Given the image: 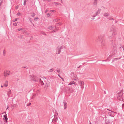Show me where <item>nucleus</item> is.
Returning a JSON list of instances; mask_svg holds the SVG:
<instances>
[{
	"label": "nucleus",
	"instance_id": "nucleus-41",
	"mask_svg": "<svg viewBox=\"0 0 124 124\" xmlns=\"http://www.w3.org/2000/svg\"><path fill=\"white\" fill-rule=\"evenodd\" d=\"M50 12H54V10H50Z\"/></svg>",
	"mask_w": 124,
	"mask_h": 124
},
{
	"label": "nucleus",
	"instance_id": "nucleus-34",
	"mask_svg": "<svg viewBox=\"0 0 124 124\" xmlns=\"http://www.w3.org/2000/svg\"><path fill=\"white\" fill-rule=\"evenodd\" d=\"M20 14H21L20 13V12H18V13L17 14V15H17V16H19V15H20Z\"/></svg>",
	"mask_w": 124,
	"mask_h": 124
},
{
	"label": "nucleus",
	"instance_id": "nucleus-18",
	"mask_svg": "<svg viewBox=\"0 0 124 124\" xmlns=\"http://www.w3.org/2000/svg\"><path fill=\"white\" fill-rule=\"evenodd\" d=\"M18 38L20 39H22L23 38V35H20L18 36Z\"/></svg>",
	"mask_w": 124,
	"mask_h": 124
},
{
	"label": "nucleus",
	"instance_id": "nucleus-10",
	"mask_svg": "<svg viewBox=\"0 0 124 124\" xmlns=\"http://www.w3.org/2000/svg\"><path fill=\"white\" fill-rule=\"evenodd\" d=\"M117 53V50H116V48H113V55L115 54L116 53Z\"/></svg>",
	"mask_w": 124,
	"mask_h": 124
},
{
	"label": "nucleus",
	"instance_id": "nucleus-42",
	"mask_svg": "<svg viewBox=\"0 0 124 124\" xmlns=\"http://www.w3.org/2000/svg\"><path fill=\"white\" fill-rule=\"evenodd\" d=\"M5 50H4L3 51V54L4 56L5 55V53L4 52Z\"/></svg>",
	"mask_w": 124,
	"mask_h": 124
},
{
	"label": "nucleus",
	"instance_id": "nucleus-48",
	"mask_svg": "<svg viewBox=\"0 0 124 124\" xmlns=\"http://www.w3.org/2000/svg\"><path fill=\"white\" fill-rule=\"evenodd\" d=\"M46 0L48 2H50L51 1V0Z\"/></svg>",
	"mask_w": 124,
	"mask_h": 124
},
{
	"label": "nucleus",
	"instance_id": "nucleus-37",
	"mask_svg": "<svg viewBox=\"0 0 124 124\" xmlns=\"http://www.w3.org/2000/svg\"><path fill=\"white\" fill-rule=\"evenodd\" d=\"M29 20V21H31V19L30 17H29L28 18Z\"/></svg>",
	"mask_w": 124,
	"mask_h": 124
},
{
	"label": "nucleus",
	"instance_id": "nucleus-53",
	"mask_svg": "<svg viewBox=\"0 0 124 124\" xmlns=\"http://www.w3.org/2000/svg\"><path fill=\"white\" fill-rule=\"evenodd\" d=\"M58 76L60 77V78H62L60 76V75L59 74H58Z\"/></svg>",
	"mask_w": 124,
	"mask_h": 124
},
{
	"label": "nucleus",
	"instance_id": "nucleus-38",
	"mask_svg": "<svg viewBox=\"0 0 124 124\" xmlns=\"http://www.w3.org/2000/svg\"><path fill=\"white\" fill-rule=\"evenodd\" d=\"M38 19V18L37 17L36 18H35L34 20H36V19Z\"/></svg>",
	"mask_w": 124,
	"mask_h": 124
},
{
	"label": "nucleus",
	"instance_id": "nucleus-58",
	"mask_svg": "<svg viewBox=\"0 0 124 124\" xmlns=\"http://www.w3.org/2000/svg\"><path fill=\"white\" fill-rule=\"evenodd\" d=\"M1 87H3V86L2 85H1Z\"/></svg>",
	"mask_w": 124,
	"mask_h": 124
},
{
	"label": "nucleus",
	"instance_id": "nucleus-45",
	"mask_svg": "<svg viewBox=\"0 0 124 124\" xmlns=\"http://www.w3.org/2000/svg\"><path fill=\"white\" fill-rule=\"evenodd\" d=\"M30 21L31 23H32V24H33L34 25V24H33V23L32 22V20H31V21Z\"/></svg>",
	"mask_w": 124,
	"mask_h": 124
},
{
	"label": "nucleus",
	"instance_id": "nucleus-5",
	"mask_svg": "<svg viewBox=\"0 0 124 124\" xmlns=\"http://www.w3.org/2000/svg\"><path fill=\"white\" fill-rule=\"evenodd\" d=\"M58 115V114L56 113L55 115H54V118L52 120V122L54 123L57 121L58 120L57 117V116Z\"/></svg>",
	"mask_w": 124,
	"mask_h": 124
},
{
	"label": "nucleus",
	"instance_id": "nucleus-31",
	"mask_svg": "<svg viewBox=\"0 0 124 124\" xmlns=\"http://www.w3.org/2000/svg\"><path fill=\"white\" fill-rule=\"evenodd\" d=\"M23 28H19L18 29V30L19 31H22L23 30Z\"/></svg>",
	"mask_w": 124,
	"mask_h": 124
},
{
	"label": "nucleus",
	"instance_id": "nucleus-63",
	"mask_svg": "<svg viewBox=\"0 0 124 124\" xmlns=\"http://www.w3.org/2000/svg\"><path fill=\"white\" fill-rule=\"evenodd\" d=\"M32 76H31V78H32Z\"/></svg>",
	"mask_w": 124,
	"mask_h": 124
},
{
	"label": "nucleus",
	"instance_id": "nucleus-59",
	"mask_svg": "<svg viewBox=\"0 0 124 124\" xmlns=\"http://www.w3.org/2000/svg\"><path fill=\"white\" fill-rule=\"evenodd\" d=\"M43 1H46V0H43Z\"/></svg>",
	"mask_w": 124,
	"mask_h": 124
},
{
	"label": "nucleus",
	"instance_id": "nucleus-4",
	"mask_svg": "<svg viewBox=\"0 0 124 124\" xmlns=\"http://www.w3.org/2000/svg\"><path fill=\"white\" fill-rule=\"evenodd\" d=\"M10 71L8 70H6L4 71V75L5 77H7L8 76L10 75Z\"/></svg>",
	"mask_w": 124,
	"mask_h": 124
},
{
	"label": "nucleus",
	"instance_id": "nucleus-22",
	"mask_svg": "<svg viewBox=\"0 0 124 124\" xmlns=\"http://www.w3.org/2000/svg\"><path fill=\"white\" fill-rule=\"evenodd\" d=\"M108 16V13H104V16L106 17H107Z\"/></svg>",
	"mask_w": 124,
	"mask_h": 124
},
{
	"label": "nucleus",
	"instance_id": "nucleus-49",
	"mask_svg": "<svg viewBox=\"0 0 124 124\" xmlns=\"http://www.w3.org/2000/svg\"><path fill=\"white\" fill-rule=\"evenodd\" d=\"M104 93L105 94H106V91H104Z\"/></svg>",
	"mask_w": 124,
	"mask_h": 124
},
{
	"label": "nucleus",
	"instance_id": "nucleus-21",
	"mask_svg": "<svg viewBox=\"0 0 124 124\" xmlns=\"http://www.w3.org/2000/svg\"><path fill=\"white\" fill-rule=\"evenodd\" d=\"M54 28V26H49L48 27V29H49L51 30L53 28Z\"/></svg>",
	"mask_w": 124,
	"mask_h": 124
},
{
	"label": "nucleus",
	"instance_id": "nucleus-26",
	"mask_svg": "<svg viewBox=\"0 0 124 124\" xmlns=\"http://www.w3.org/2000/svg\"><path fill=\"white\" fill-rule=\"evenodd\" d=\"M62 24V23H56V24L57 25H61Z\"/></svg>",
	"mask_w": 124,
	"mask_h": 124
},
{
	"label": "nucleus",
	"instance_id": "nucleus-28",
	"mask_svg": "<svg viewBox=\"0 0 124 124\" xmlns=\"http://www.w3.org/2000/svg\"><path fill=\"white\" fill-rule=\"evenodd\" d=\"M18 19V18H17L15 19H14V20H13V22H15L16 21H17V19Z\"/></svg>",
	"mask_w": 124,
	"mask_h": 124
},
{
	"label": "nucleus",
	"instance_id": "nucleus-2",
	"mask_svg": "<svg viewBox=\"0 0 124 124\" xmlns=\"http://www.w3.org/2000/svg\"><path fill=\"white\" fill-rule=\"evenodd\" d=\"M97 40H98L101 42V45L102 46H104L105 44V42L104 39L101 36H99L98 37Z\"/></svg>",
	"mask_w": 124,
	"mask_h": 124
},
{
	"label": "nucleus",
	"instance_id": "nucleus-19",
	"mask_svg": "<svg viewBox=\"0 0 124 124\" xmlns=\"http://www.w3.org/2000/svg\"><path fill=\"white\" fill-rule=\"evenodd\" d=\"M122 95V94L121 92L119 93L118 94V97H121Z\"/></svg>",
	"mask_w": 124,
	"mask_h": 124
},
{
	"label": "nucleus",
	"instance_id": "nucleus-16",
	"mask_svg": "<svg viewBox=\"0 0 124 124\" xmlns=\"http://www.w3.org/2000/svg\"><path fill=\"white\" fill-rule=\"evenodd\" d=\"M75 84V82H74L73 81H72L70 82L69 85H71L72 84Z\"/></svg>",
	"mask_w": 124,
	"mask_h": 124
},
{
	"label": "nucleus",
	"instance_id": "nucleus-8",
	"mask_svg": "<svg viewBox=\"0 0 124 124\" xmlns=\"http://www.w3.org/2000/svg\"><path fill=\"white\" fill-rule=\"evenodd\" d=\"M112 45L113 47V48H116V42L115 41H113L112 43Z\"/></svg>",
	"mask_w": 124,
	"mask_h": 124
},
{
	"label": "nucleus",
	"instance_id": "nucleus-30",
	"mask_svg": "<svg viewBox=\"0 0 124 124\" xmlns=\"http://www.w3.org/2000/svg\"><path fill=\"white\" fill-rule=\"evenodd\" d=\"M13 25L15 26H16L17 25V23H13Z\"/></svg>",
	"mask_w": 124,
	"mask_h": 124
},
{
	"label": "nucleus",
	"instance_id": "nucleus-20",
	"mask_svg": "<svg viewBox=\"0 0 124 124\" xmlns=\"http://www.w3.org/2000/svg\"><path fill=\"white\" fill-rule=\"evenodd\" d=\"M54 3L55 4V5L56 6H57V5L61 6V3H58V2H54Z\"/></svg>",
	"mask_w": 124,
	"mask_h": 124
},
{
	"label": "nucleus",
	"instance_id": "nucleus-15",
	"mask_svg": "<svg viewBox=\"0 0 124 124\" xmlns=\"http://www.w3.org/2000/svg\"><path fill=\"white\" fill-rule=\"evenodd\" d=\"M54 69H50L49 70H48L47 71L48 72H52L54 71Z\"/></svg>",
	"mask_w": 124,
	"mask_h": 124
},
{
	"label": "nucleus",
	"instance_id": "nucleus-57",
	"mask_svg": "<svg viewBox=\"0 0 124 124\" xmlns=\"http://www.w3.org/2000/svg\"><path fill=\"white\" fill-rule=\"evenodd\" d=\"M109 123L108 124H111V123L110 122H109V123Z\"/></svg>",
	"mask_w": 124,
	"mask_h": 124
},
{
	"label": "nucleus",
	"instance_id": "nucleus-11",
	"mask_svg": "<svg viewBox=\"0 0 124 124\" xmlns=\"http://www.w3.org/2000/svg\"><path fill=\"white\" fill-rule=\"evenodd\" d=\"M98 0H94V2L93 3V4L94 6H95V7H96L97 6V1Z\"/></svg>",
	"mask_w": 124,
	"mask_h": 124
},
{
	"label": "nucleus",
	"instance_id": "nucleus-61",
	"mask_svg": "<svg viewBox=\"0 0 124 124\" xmlns=\"http://www.w3.org/2000/svg\"><path fill=\"white\" fill-rule=\"evenodd\" d=\"M8 108H7V109H8Z\"/></svg>",
	"mask_w": 124,
	"mask_h": 124
},
{
	"label": "nucleus",
	"instance_id": "nucleus-50",
	"mask_svg": "<svg viewBox=\"0 0 124 124\" xmlns=\"http://www.w3.org/2000/svg\"><path fill=\"white\" fill-rule=\"evenodd\" d=\"M107 109V110H109V111H111V110H109V109Z\"/></svg>",
	"mask_w": 124,
	"mask_h": 124
},
{
	"label": "nucleus",
	"instance_id": "nucleus-54",
	"mask_svg": "<svg viewBox=\"0 0 124 124\" xmlns=\"http://www.w3.org/2000/svg\"><path fill=\"white\" fill-rule=\"evenodd\" d=\"M63 81H64V79L63 78H61Z\"/></svg>",
	"mask_w": 124,
	"mask_h": 124
},
{
	"label": "nucleus",
	"instance_id": "nucleus-12",
	"mask_svg": "<svg viewBox=\"0 0 124 124\" xmlns=\"http://www.w3.org/2000/svg\"><path fill=\"white\" fill-rule=\"evenodd\" d=\"M121 58V57H120L119 58H114L113 59V62H115L117 60H119Z\"/></svg>",
	"mask_w": 124,
	"mask_h": 124
},
{
	"label": "nucleus",
	"instance_id": "nucleus-29",
	"mask_svg": "<svg viewBox=\"0 0 124 124\" xmlns=\"http://www.w3.org/2000/svg\"><path fill=\"white\" fill-rule=\"evenodd\" d=\"M26 1L25 0H24L23 1V5L24 6H25L26 5Z\"/></svg>",
	"mask_w": 124,
	"mask_h": 124
},
{
	"label": "nucleus",
	"instance_id": "nucleus-6",
	"mask_svg": "<svg viewBox=\"0 0 124 124\" xmlns=\"http://www.w3.org/2000/svg\"><path fill=\"white\" fill-rule=\"evenodd\" d=\"M3 117L4 118H3V119L5 120L4 122L6 123H7L8 122L7 120H8V118L6 114H5V115H3Z\"/></svg>",
	"mask_w": 124,
	"mask_h": 124
},
{
	"label": "nucleus",
	"instance_id": "nucleus-17",
	"mask_svg": "<svg viewBox=\"0 0 124 124\" xmlns=\"http://www.w3.org/2000/svg\"><path fill=\"white\" fill-rule=\"evenodd\" d=\"M11 90H9V91H8L7 93V94L8 96V97H9V96L10 95V94L11 93Z\"/></svg>",
	"mask_w": 124,
	"mask_h": 124
},
{
	"label": "nucleus",
	"instance_id": "nucleus-51",
	"mask_svg": "<svg viewBox=\"0 0 124 124\" xmlns=\"http://www.w3.org/2000/svg\"><path fill=\"white\" fill-rule=\"evenodd\" d=\"M122 48L123 49V50L124 51V46H123L122 47Z\"/></svg>",
	"mask_w": 124,
	"mask_h": 124
},
{
	"label": "nucleus",
	"instance_id": "nucleus-40",
	"mask_svg": "<svg viewBox=\"0 0 124 124\" xmlns=\"http://www.w3.org/2000/svg\"><path fill=\"white\" fill-rule=\"evenodd\" d=\"M122 106L123 108H124V103L122 105Z\"/></svg>",
	"mask_w": 124,
	"mask_h": 124
},
{
	"label": "nucleus",
	"instance_id": "nucleus-44",
	"mask_svg": "<svg viewBox=\"0 0 124 124\" xmlns=\"http://www.w3.org/2000/svg\"><path fill=\"white\" fill-rule=\"evenodd\" d=\"M55 31L54 30H53L52 31V32H54Z\"/></svg>",
	"mask_w": 124,
	"mask_h": 124
},
{
	"label": "nucleus",
	"instance_id": "nucleus-33",
	"mask_svg": "<svg viewBox=\"0 0 124 124\" xmlns=\"http://www.w3.org/2000/svg\"><path fill=\"white\" fill-rule=\"evenodd\" d=\"M2 1L1 0H0V6L2 4Z\"/></svg>",
	"mask_w": 124,
	"mask_h": 124
},
{
	"label": "nucleus",
	"instance_id": "nucleus-9",
	"mask_svg": "<svg viewBox=\"0 0 124 124\" xmlns=\"http://www.w3.org/2000/svg\"><path fill=\"white\" fill-rule=\"evenodd\" d=\"M63 103L64 104V107L65 109H66L67 106V103L66 101H63Z\"/></svg>",
	"mask_w": 124,
	"mask_h": 124
},
{
	"label": "nucleus",
	"instance_id": "nucleus-46",
	"mask_svg": "<svg viewBox=\"0 0 124 124\" xmlns=\"http://www.w3.org/2000/svg\"><path fill=\"white\" fill-rule=\"evenodd\" d=\"M113 20V18H110L109 19V20Z\"/></svg>",
	"mask_w": 124,
	"mask_h": 124
},
{
	"label": "nucleus",
	"instance_id": "nucleus-56",
	"mask_svg": "<svg viewBox=\"0 0 124 124\" xmlns=\"http://www.w3.org/2000/svg\"><path fill=\"white\" fill-rule=\"evenodd\" d=\"M80 67V66H79V67H78L77 68H79Z\"/></svg>",
	"mask_w": 124,
	"mask_h": 124
},
{
	"label": "nucleus",
	"instance_id": "nucleus-3",
	"mask_svg": "<svg viewBox=\"0 0 124 124\" xmlns=\"http://www.w3.org/2000/svg\"><path fill=\"white\" fill-rule=\"evenodd\" d=\"M63 46L60 45L59 46L57 47V49H56V54H59L61 52V49L63 48Z\"/></svg>",
	"mask_w": 124,
	"mask_h": 124
},
{
	"label": "nucleus",
	"instance_id": "nucleus-64",
	"mask_svg": "<svg viewBox=\"0 0 124 124\" xmlns=\"http://www.w3.org/2000/svg\"><path fill=\"white\" fill-rule=\"evenodd\" d=\"M43 78V79H44V78Z\"/></svg>",
	"mask_w": 124,
	"mask_h": 124
},
{
	"label": "nucleus",
	"instance_id": "nucleus-60",
	"mask_svg": "<svg viewBox=\"0 0 124 124\" xmlns=\"http://www.w3.org/2000/svg\"><path fill=\"white\" fill-rule=\"evenodd\" d=\"M44 34L46 35V34Z\"/></svg>",
	"mask_w": 124,
	"mask_h": 124
},
{
	"label": "nucleus",
	"instance_id": "nucleus-32",
	"mask_svg": "<svg viewBox=\"0 0 124 124\" xmlns=\"http://www.w3.org/2000/svg\"><path fill=\"white\" fill-rule=\"evenodd\" d=\"M40 91L39 90H36V92L38 93H39V92Z\"/></svg>",
	"mask_w": 124,
	"mask_h": 124
},
{
	"label": "nucleus",
	"instance_id": "nucleus-35",
	"mask_svg": "<svg viewBox=\"0 0 124 124\" xmlns=\"http://www.w3.org/2000/svg\"><path fill=\"white\" fill-rule=\"evenodd\" d=\"M31 103H29V104H27V106H30L31 105Z\"/></svg>",
	"mask_w": 124,
	"mask_h": 124
},
{
	"label": "nucleus",
	"instance_id": "nucleus-14",
	"mask_svg": "<svg viewBox=\"0 0 124 124\" xmlns=\"http://www.w3.org/2000/svg\"><path fill=\"white\" fill-rule=\"evenodd\" d=\"M8 81H6L5 84L4 85V86L5 87H7L8 86Z\"/></svg>",
	"mask_w": 124,
	"mask_h": 124
},
{
	"label": "nucleus",
	"instance_id": "nucleus-36",
	"mask_svg": "<svg viewBox=\"0 0 124 124\" xmlns=\"http://www.w3.org/2000/svg\"><path fill=\"white\" fill-rule=\"evenodd\" d=\"M50 14L49 13H48L47 14V16L49 17L50 16Z\"/></svg>",
	"mask_w": 124,
	"mask_h": 124
},
{
	"label": "nucleus",
	"instance_id": "nucleus-47",
	"mask_svg": "<svg viewBox=\"0 0 124 124\" xmlns=\"http://www.w3.org/2000/svg\"><path fill=\"white\" fill-rule=\"evenodd\" d=\"M122 47V45H120V47H119V48H120V49H121V47Z\"/></svg>",
	"mask_w": 124,
	"mask_h": 124
},
{
	"label": "nucleus",
	"instance_id": "nucleus-7",
	"mask_svg": "<svg viewBox=\"0 0 124 124\" xmlns=\"http://www.w3.org/2000/svg\"><path fill=\"white\" fill-rule=\"evenodd\" d=\"M79 84L80 85L81 87L83 88L84 86V82L83 81H80L79 82Z\"/></svg>",
	"mask_w": 124,
	"mask_h": 124
},
{
	"label": "nucleus",
	"instance_id": "nucleus-13",
	"mask_svg": "<svg viewBox=\"0 0 124 124\" xmlns=\"http://www.w3.org/2000/svg\"><path fill=\"white\" fill-rule=\"evenodd\" d=\"M100 11L101 9H100L99 10V9H98V10L96 12V15H97L99 14L100 13Z\"/></svg>",
	"mask_w": 124,
	"mask_h": 124
},
{
	"label": "nucleus",
	"instance_id": "nucleus-43",
	"mask_svg": "<svg viewBox=\"0 0 124 124\" xmlns=\"http://www.w3.org/2000/svg\"><path fill=\"white\" fill-rule=\"evenodd\" d=\"M48 11V10L47 9H46L45 11V13H46Z\"/></svg>",
	"mask_w": 124,
	"mask_h": 124
},
{
	"label": "nucleus",
	"instance_id": "nucleus-1",
	"mask_svg": "<svg viewBox=\"0 0 124 124\" xmlns=\"http://www.w3.org/2000/svg\"><path fill=\"white\" fill-rule=\"evenodd\" d=\"M116 28L114 26H112L110 28V31H109L108 36L109 39H111L112 35H115L116 34Z\"/></svg>",
	"mask_w": 124,
	"mask_h": 124
},
{
	"label": "nucleus",
	"instance_id": "nucleus-39",
	"mask_svg": "<svg viewBox=\"0 0 124 124\" xmlns=\"http://www.w3.org/2000/svg\"><path fill=\"white\" fill-rule=\"evenodd\" d=\"M96 16V15L95 16H93V18H91V19H92V20H94V17H95V16Z\"/></svg>",
	"mask_w": 124,
	"mask_h": 124
},
{
	"label": "nucleus",
	"instance_id": "nucleus-24",
	"mask_svg": "<svg viewBox=\"0 0 124 124\" xmlns=\"http://www.w3.org/2000/svg\"><path fill=\"white\" fill-rule=\"evenodd\" d=\"M39 79H40L39 80H40V82L41 83V85H44V83L43 82V81L41 80V79L40 78Z\"/></svg>",
	"mask_w": 124,
	"mask_h": 124
},
{
	"label": "nucleus",
	"instance_id": "nucleus-23",
	"mask_svg": "<svg viewBox=\"0 0 124 124\" xmlns=\"http://www.w3.org/2000/svg\"><path fill=\"white\" fill-rule=\"evenodd\" d=\"M56 71L59 73H60L61 72V71L60 69L58 68L56 70Z\"/></svg>",
	"mask_w": 124,
	"mask_h": 124
},
{
	"label": "nucleus",
	"instance_id": "nucleus-62",
	"mask_svg": "<svg viewBox=\"0 0 124 124\" xmlns=\"http://www.w3.org/2000/svg\"><path fill=\"white\" fill-rule=\"evenodd\" d=\"M26 67H24V68H25Z\"/></svg>",
	"mask_w": 124,
	"mask_h": 124
},
{
	"label": "nucleus",
	"instance_id": "nucleus-25",
	"mask_svg": "<svg viewBox=\"0 0 124 124\" xmlns=\"http://www.w3.org/2000/svg\"><path fill=\"white\" fill-rule=\"evenodd\" d=\"M59 20V19L57 18V19H55L54 21L55 22H57Z\"/></svg>",
	"mask_w": 124,
	"mask_h": 124
},
{
	"label": "nucleus",
	"instance_id": "nucleus-52",
	"mask_svg": "<svg viewBox=\"0 0 124 124\" xmlns=\"http://www.w3.org/2000/svg\"><path fill=\"white\" fill-rule=\"evenodd\" d=\"M32 80L33 81H36V80H34V79H32Z\"/></svg>",
	"mask_w": 124,
	"mask_h": 124
},
{
	"label": "nucleus",
	"instance_id": "nucleus-55",
	"mask_svg": "<svg viewBox=\"0 0 124 124\" xmlns=\"http://www.w3.org/2000/svg\"><path fill=\"white\" fill-rule=\"evenodd\" d=\"M55 28L56 29H57V27H55Z\"/></svg>",
	"mask_w": 124,
	"mask_h": 124
},
{
	"label": "nucleus",
	"instance_id": "nucleus-27",
	"mask_svg": "<svg viewBox=\"0 0 124 124\" xmlns=\"http://www.w3.org/2000/svg\"><path fill=\"white\" fill-rule=\"evenodd\" d=\"M31 16L33 17H34L35 16V14L33 12L32 14H31Z\"/></svg>",
	"mask_w": 124,
	"mask_h": 124
}]
</instances>
